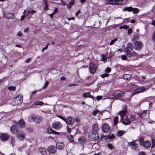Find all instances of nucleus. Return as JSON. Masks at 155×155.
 Instances as JSON below:
<instances>
[{"mask_svg": "<svg viewBox=\"0 0 155 155\" xmlns=\"http://www.w3.org/2000/svg\"><path fill=\"white\" fill-rule=\"evenodd\" d=\"M138 155H145V154L144 152H141L139 153Z\"/></svg>", "mask_w": 155, "mask_h": 155, "instance_id": "obj_64", "label": "nucleus"}, {"mask_svg": "<svg viewBox=\"0 0 155 155\" xmlns=\"http://www.w3.org/2000/svg\"><path fill=\"white\" fill-rule=\"evenodd\" d=\"M123 77H127V78H130L131 76L130 74H126L124 75Z\"/></svg>", "mask_w": 155, "mask_h": 155, "instance_id": "obj_58", "label": "nucleus"}, {"mask_svg": "<svg viewBox=\"0 0 155 155\" xmlns=\"http://www.w3.org/2000/svg\"><path fill=\"white\" fill-rule=\"evenodd\" d=\"M16 137L20 140H23L25 138V134L23 132H18L16 136Z\"/></svg>", "mask_w": 155, "mask_h": 155, "instance_id": "obj_13", "label": "nucleus"}, {"mask_svg": "<svg viewBox=\"0 0 155 155\" xmlns=\"http://www.w3.org/2000/svg\"><path fill=\"white\" fill-rule=\"evenodd\" d=\"M109 76V74H102L101 75V78H105L106 77H108Z\"/></svg>", "mask_w": 155, "mask_h": 155, "instance_id": "obj_48", "label": "nucleus"}, {"mask_svg": "<svg viewBox=\"0 0 155 155\" xmlns=\"http://www.w3.org/2000/svg\"><path fill=\"white\" fill-rule=\"evenodd\" d=\"M121 120L122 123L123 124L125 125H128L130 123V121L127 117L125 119H122Z\"/></svg>", "mask_w": 155, "mask_h": 155, "instance_id": "obj_18", "label": "nucleus"}, {"mask_svg": "<svg viewBox=\"0 0 155 155\" xmlns=\"http://www.w3.org/2000/svg\"><path fill=\"white\" fill-rule=\"evenodd\" d=\"M124 92L120 91H119L113 93L112 94L113 97V99L117 100L118 98L121 97L124 95Z\"/></svg>", "mask_w": 155, "mask_h": 155, "instance_id": "obj_2", "label": "nucleus"}, {"mask_svg": "<svg viewBox=\"0 0 155 155\" xmlns=\"http://www.w3.org/2000/svg\"><path fill=\"white\" fill-rule=\"evenodd\" d=\"M123 1V0H114H114H106L105 3L108 4H112L113 3L116 4H120Z\"/></svg>", "mask_w": 155, "mask_h": 155, "instance_id": "obj_6", "label": "nucleus"}, {"mask_svg": "<svg viewBox=\"0 0 155 155\" xmlns=\"http://www.w3.org/2000/svg\"><path fill=\"white\" fill-rule=\"evenodd\" d=\"M56 146L59 149H63L64 147V143L61 142H58L56 143Z\"/></svg>", "mask_w": 155, "mask_h": 155, "instance_id": "obj_21", "label": "nucleus"}, {"mask_svg": "<svg viewBox=\"0 0 155 155\" xmlns=\"http://www.w3.org/2000/svg\"><path fill=\"white\" fill-rule=\"evenodd\" d=\"M99 130L98 125L96 123L94 124L92 126V132L94 134L97 133Z\"/></svg>", "mask_w": 155, "mask_h": 155, "instance_id": "obj_15", "label": "nucleus"}, {"mask_svg": "<svg viewBox=\"0 0 155 155\" xmlns=\"http://www.w3.org/2000/svg\"><path fill=\"white\" fill-rule=\"evenodd\" d=\"M23 96L21 94H18L12 102L13 105L21 104L23 101Z\"/></svg>", "mask_w": 155, "mask_h": 155, "instance_id": "obj_1", "label": "nucleus"}, {"mask_svg": "<svg viewBox=\"0 0 155 155\" xmlns=\"http://www.w3.org/2000/svg\"><path fill=\"white\" fill-rule=\"evenodd\" d=\"M56 148L54 146H50L48 148V151L52 153H55L56 152Z\"/></svg>", "mask_w": 155, "mask_h": 155, "instance_id": "obj_16", "label": "nucleus"}, {"mask_svg": "<svg viewBox=\"0 0 155 155\" xmlns=\"http://www.w3.org/2000/svg\"><path fill=\"white\" fill-rule=\"evenodd\" d=\"M39 151L41 154L45 155L46 153L47 150L44 147H40L39 149Z\"/></svg>", "mask_w": 155, "mask_h": 155, "instance_id": "obj_22", "label": "nucleus"}, {"mask_svg": "<svg viewBox=\"0 0 155 155\" xmlns=\"http://www.w3.org/2000/svg\"><path fill=\"white\" fill-rule=\"evenodd\" d=\"M128 144L132 150H135L138 146V144L134 142H128Z\"/></svg>", "mask_w": 155, "mask_h": 155, "instance_id": "obj_14", "label": "nucleus"}, {"mask_svg": "<svg viewBox=\"0 0 155 155\" xmlns=\"http://www.w3.org/2000/svg\"><path fill=\"white\" fill-rule=\"evenodd\" d=\"M64 121L67 124L71 125H72L74 123V119L71 117H68Z\"/></svg>", "mask_w": 155, "mask_h": 155, "instance_id": "obj_9", "label": "nucleus"}, {"mask_svg": "<svg viewBox=\"0 0 155 155\" xmlns=\"http://www.w3.org/2000/svg\"><path fill=\"white\" fill-rule=\"evenodd\" d=\"M132 11L133 14H137L139 10V9L137 8H133V10Z\"/></svg>", "mask_w": 155, "mask_h": 155, "instance_id": "obj_38", "label": "nucleus"}, {"mask_svg": "<svg viewBox=\"0 0 155 155\" xmlns=\"http://www.w3.org/2000/svg\"><path fill=\"white\" fill-rule=\"evenodd\" d=\"M97 66L94 63H91L88 66V69L90 72L92 74L94 73L97 69Z\"/></svg>", "mask_w": 155, "mask_h": 155, "instance_id": "obj_5", "label": "nucleus"}, {"mask_svg": "<svg viewBox=\"0 0 155 155\" xmlns=\"http://www.w3.org/2000/svg\"><path fill=\"white\" fill-rule=\"evenodd\" d=\"M107 53L106 54H102V55L101 59L104 63H105L107 62V60L108 58V57H107Z\"/></svg>", "mask_w": 155, "mask_h": 155, "instance_id": "obj_26", "label": "nucleus"}, {"mask_svg": "<svg viewBox=\"0 0 155 155\" xmlns=\"http://www.w3.org/2000/svg\"><path fill=\"white\" fill-rule=\"evenodd\" d=\"M151 145L150 142L148 140H146L144 142L143 146L146 148H148Z\"/></svg>", "mask_w": 155, "mask_h": 155, "instance_id": "obj_23", "label": "nucleus"}, {"mask_svg": "<svg viewBox=\"0 0 155 155\" xmlns=\"http://www.w3.org/2000/svg\"><path fill=\"white\" fill-rule=\"evenodd\" d=\"M133 8L131 6L125 7L122 9V11L123 12L127 11L129 12H131Z\"/></svg>", "mask_w": 155, "mask_h": 155, "instance_id": "obj_24", "label": "nucleus"}, {"mask_svg": "<svg viewBox=\"0 0 155 155\" xmlns=\"http://www.w3.org/2000/svg\"><path fill=\"white\" fill-rule=\"evenodd\" d=\"M10 130L12 133L13 134H17L18 132L17 130V128L16 127L15 125H13L10 128Z\"/></svg>", "mask_w": 155, "mask_h": 155, "instance_id": "obj_17", "label": "nucleus"}, {"mask_svg": "<svg viewBox=\"0 0 155 155\" xmlns=\"http://www.w3.org/2000/svg\"><path fill=\"white\" fill-rule=\"evenodd\" d=\"M51 72L52 74H55L57 73V71L55 69H53L51 71Z\"/></svg>", "mask_w": 155, "mask_h": 155, "instance_id": "obj_54", "label": "nucleus"}, {"mask_svg": "<svg viewBox=\"0 0 155 155\" xmlns=\"http://www.w3.org/2000/svg\"><path fill=\"white\" fill-rule=\"evenodd\" d=\"M115 137V136L114 134H112L110 135L108 137V138L109 139L111 140L114 139Z\"/></svg>", "mask_w": 155, "mask_h": 155, "instance_id": "obj_47", "label": "nucleus"}, {"mask_svg": "<svg viewBox=\"0 0 155 155\" xmlns=\"http://www.w3.org/2000/svg\"><path fill=\"white\" fill-rule=\"evenodd\" d=\"M144 139L143 137H140L139 139V144L142 146H143L144 144L143 141Z\"/></svg>", "mask_w": 155, "mask_h": 155, "instance_id": "obj_30", "label": "nucleus"}, {"mask_svg": "<svg viewBox=\"0 0 155 155\" xmlns=\"http://www.w3.org/2000/svg\"><path fill=\"white\" fill-rule=\"evenodd\" d=\"M49 45V43H48L47 44L46 46L43 48L41 51L43 52L44 51V50H45V49H47L48 48V47Z\"/></svg>", "mask_w": 155, "mask_h": 155, "instance_id": "obj_53", "label": "nucleus"}, {"mask_svg": "<svg viewBox=\"0 0 155 155\" xmlns=\"http://www.w3.org/2000/svg\"><path fill=\"white\" fill-rule=\"evenodd\" d=\"M118 117H115L114 118V125H116L117 123H118Z\"/></svg>", "mask_w": 155, "mask_h": 155, "instance_id": "obj_41", "label": "nucleus"}, {"mask_svg": "<svg viewBox=\"0 0 155 155\" xmlns=\"http://www.w3.org/2000/svg\"><path fill=\"white\" fill-rule=\"evenodd\" d=\"M45 6L44 8V9L45 10H47L48 9V4H47H47H45Z\"/></svg>", "mask_w": 155, "mask_h": 155, "instance_id": "obj_60", "label": "nucleus"}, {"mask_svg": "<svg viewBox=\"0 0 155 155\" xmlns=\"http://www.w3.org/2000/svg\"><path fill=\"white\" fill-rule=\"evenodd\" d=\"M75 120L77 123H79L80 121V119L77 117H76L75 118Z\"/></svg>", "mask_w": 155, "mask_h": 155, "instance_id": "obj_63", "label": "nucleus"}, {"mask_svg": "<svg viewBox=\"0 0 155 155\" xmlns=\"http://www.w3.org/2000/svg\"><path fill=\"white\" fill-rule=\"evenodd\" d=\"M53 134H54L55 135H58L60 134V133L54 130L53 133Z\"/></svg>", "mask_w": 155, "mask_h": 155, "instance_id": "obj_59", "label": "nucleus"}, {"mask_svg": "<svg viewBox=\"0 0 155 155\" xmlns=\"http://www.w3.org/2000/svg\"><path fill=\"white\" fill-rule=\"evenodd\" d=\"M130 119L132 121H134L137 120V118L135 115H131L130 117Z\"/></svg>", "mask_w": 155, "mask_h": 155, "instance_id": "obj_34", "label": "nucleus"}, {"mask_svg": "<svg viewBox=\"0 0 155 155\" xmlns=\"http://www.w3.org/2000/svg\"><path fill=\"white\" fill-rule=\"evenodd\" d=\"M11 142L12 144V146H13V144L15 142V140L14 138L12 137L11 138Z\"/></svg>", "mask_w": 155, "mask_h": 155, "instance_id": "obj_49", "label": "nucleus"}, {"mask_svg": "<svg viewBox=\"0 0 155 155\" xmlns=\"http://www.w3.org/2000/svg\"><path fill=\"white\" fill-rule=\"evenodd\" d=\"M133 43L134 44V48L135 50H139L143 46V44L141 41H137Z\"/></svg>", "mask_w": 155, "mask_h": 155, "instance_id": "obj_7", "label": "nucleus"}, {"mask_svg": "<svg viewBox=\"0 0 155 155\" xmlns=\"http://www.w3.org/2000/svg\"><path fill=\"white\" fill-rule=\"evenodd\" d=\"M14 14L9 13L6 14L5 16H4V13L3 14V15L7 19L12 18L14 17Z\"/></svg>", "mask_w": 155, "mask_h": 155, "instance_id": "obj_25", "label": "nucleus"}, {"mask_svg": "<svg viewBox=\"0 0 155 155\" xmlns=\"http://www.w3.org/2000/svg\"><path fill=\"white\" fill-rule=\"evenodd\" d=\"M68 138L71 142H72L74 141L73 137L72 135H70L68 136Z\"/></svg>", "mask_w": 155, "mask_h": 155, "instance_id": "obj_40", "label": "nucleus"}, {"mask_svg": "<svg viewBox=\"0 0 155 155\" xmlns=\"http://www.w3.org/2000/svg\"><path fill=\"white\" fill-rule=\"evenodd\" d=\"M34 104L36 105H42L44 104L43 102L41 101H38L35 102Z\"/></svg>", "mask_w": 155, "mask_h": 155, "instance_id": "obj_39", "label": "nucleus"}, {"mask_svg": "<svg viewBox=\"0 0 155 155\" xmlns=\"http://www.w3.org/2000/svg\"><path fill=\"white\" fill-rule=\"evenodd\" d=\"M127 55L129 58L134 57V60H136L138 58V56L137 54L134 51L131 52H128L127 53Z\"/></svg>", "mask_w": 155, "mask_h": 155, "instance_id": "obj_12", "label": "nucleus"}, {"mask_svg": "<svg viewBox=\"0 0 155 155\" xmlns=\"http://www.w3.org/2000/svg\"><path fill=\"white\" fill-rule=\"evenodd\" d=\"M145 89L143 87L137 88L135 90L134 92L131 94L132 96L136 94H138L141 92H143L145 91Z\"/></svg>", "mask_w": 155, "mask_h": 155, "instance_id": "obj_8", "label": "nucleus"}, {"mask_svg": "<svg viewBox=\"0 0 155 155\" xmlns=\"http://www.w3.org/2000/svg\"><path fill=\"white\" fill-rule=\"evenodd\" d=\"M99 112V111L97 110L94 111L92 113V114L94 116H95Z\"/></svg>", "mask_w": 155, "mask_h": 155, "instance_id": "obj_52", "label": "nucleus"}, {"mask_svg": "<svg viewBox=\"0 0 155 155\" xmlns=\"http://www.w3.org/2000/svg\"><path fill=\"white\" fill-rule=\"evenodd\" d=\"M49 84V82L48 81L45 82L44 86L42 87L43 89H45L47 86Z\"/></svg>", "mask_w": 155, "mask_h": 155, "instance_id": "obj_44", "label": "nucleus"}, {"mask_svg": "<svg viewBox=\"0 0 155 155\" xmlns=\"http://www.w3.org/2000/svg\"><path fill=\"white\" fill-rule=\"evenodd\" d=\"M62 126V124L60 122L57 121H54L52 124V128L56 130L60 129Z\"/></svg>", "mask_w": 155, "mask_h": 155, "instance_id": "obj_4", "label": "nucleus"}, {"mask_svg": "<svg viewBox=\"0 0 155 155\" xmlns=\"http://www.w3.org/2000/svg\"><path fill=\"white\" fill-rule=\"evenodd\" d=\"M102 98V96H98L96 98L97 101H99Z\"/></svg>", "mask_w": 155, "mask_h": 155, "instance_id": "obj_56", "label": "nucleus"}, {"mask_svg": "<svg viewBox=\"0 0 155 155\" xmlns=\"http://www.w3.org/2000/svg\"><path fill=\"white\" fill-rule=\"evenodd\" d=\"M120 29L124 28L127 29L129 28V26L127 25H124L123 26H120Z\"/></svg>", "mask_w": 155, "mask_h": 155, "instance_id": "obj_51", "label": "nucleus"}, {"mask_svg": "<svg viewBox=\"0 0 155 155\" xmlns=\"http://www.w3.org/2000/svg\"><path fill=\"white\" fill-rule=\"evenodd\" d=\"M127 49L130 51L132 50L133 49V45L131 43H129L127 44Z\"/></svg>", "mask_w": 155, "mask_h": 155, "instance_id": "obj_31", "label": "nucleus"}, {"mask_svg": "<svg viewBox=\"0 0 155 155\" xmlns=\"http://www.w3.org/2000/svg\"><path fill=\"white\" fill-rule=\"evenodd\" d=\"M105 71L107 73H108L110 71V69L109 68H107L105 69Z\"/></svg>", "mask_w": 155, "mask_h": 155, "instance_id": "obj_55", "label": "nucleus"}, {"mask_svg": "<svg viewBox=\"0 0 155 155\" xmlns=\"http://www.w3.org/2000/svg\"><path fill=\"white\" fill-rule=\"evenodd\" d=\"M132 32V30L131 28H129L128 30V34H130Z\"/></svg>", "mask_w": 155, "mask_h": 155, "instance_id": "obj_62", "label": "nucleus"}, {"mask_svg": "<svg viewBox=\"0 0 155 155\" xmlns=\"http://www.w3.org/2000/svg\"><path fill=\"white\" fill-rule=\"evenodd\" d=\"M117 40V38H116L112 40L110 42L109 45H112Z\"/></svg>", "mask_w": 155, "mask_h": 155, "instance_id": "obj_43", "label": "nucleus"}, {"mask_svg": "<svg viewBox=\"0 0 155 155\" xmlns=\"http://www.w3.org/2000/svg\"><path fill=\"white\" fill-rule=\"evenodd\" d=\"M125 132L124 130H119L117 132V136H121L124 134Z\"/></svg>", "mask_w": 155, "mask_h": 155, "instance_id": "obj_32", "label": "nucleus"}, {"mask_svg": "<svg viewBox=\"0 0 155 155\" xmlns=\"http://www.w3.org/2000/svg\"><path fill=\"white\" fill-rule=\"evenodd\" d=\"M140 38V36L139 35H134L133 37V42H135L138 40Z\"/></svg>", "mask_w": 155, "mask_h": 155, "instance_id": "obj_29", "label": "nucleus"}, {"mask_svg": "<svg viewBox=\"0 0 155 155\" xmlns=\"http://www.w3.org/2000/svg\"><path fill=\"white\" fill-rule=\"evenodd\" d=\"M155 146V140L153 139L152 140L151 147L153 148Z\"/></svg>", "mask_w": 155, "mask_h": 155, "instance_id": "obj_45", "label": "nucleus"}, {"mask_svg": "<svg viewBox=\"0 0 155 155\" xmlns=\"http://www.w3.org/2000/svg\"><path fill=\"white\" fill-rule=\"evenodd\" d=\"M83 97L85 98L89 97L92 98L93 97L91 95L89 92L84 93L83 94Z\"/></svg>", "mask_w": 155, "mask_h": 155, "instance_id": "obj_28", "label": "nucleus"}, {"mask_svg": "<svg viewBox=\"0 0 155 155\" xmlns=\"http://www.w3.org/2000/svg\"><path fill=\"white\" fill-rule=\"evenodd\" d=\"M127 110L126 109H124L121 111H120L118 114H119L121 117V120H122L123 117L124 116L125 114L127 113Z\"/></svg>", "mask_w": 155, "mask_h": 155, "instance_id": "obj_20", "label": "nucleus"}, {"mask_svg": "<svg viewBox=\"0 0 155 155\" xmlns=\"http://www.w3.org/2000/svg\"><path fill=\"white\" fill-rule=\"evenodd\" d=\"M57 116L58 117H59L62 120H63L64 121V120H65V119L62 116H60V115H58Z\"/></svg>", "mask_w": 155, "mask_h": 155, "instance_id": "obj_61", "label": "nucleus"}, {"mask_svg": "<svg viewBox=\"0 0 155 155\" xmlns=\"http://www.w3.org/2000/svg\"><path fill=\"white\" fill-rule=\"evenodd\" d=\"M28 119L30 121L34 120L35 122L37 123H39L42 120V117L40 116H37L34 117L33 116H30L29 117Z\"/></svg>", "mask_w": 155, "mask_h": 155, "instance_id": "obj_3", "label": "nucleus"}, {"mask_svg": "<svg viewBox=\"0 0 155 155\" xmlns=\"http://www.w3.org/2000/svg\"><path fill=\"white\" fill-rule=\"evenodd\" d=\"M78 141L80 143L83 144L86 143V140L84 137H82L79 138L78 139Z\"/></svg>", "mask_w": 155, "mask_h": 155, "instance_id": "obj_19", "label": "nucleus"}, {"mask_svg": "<svg viewBox=\"0 0 155 155\" xmlns=\"http://www.w3.org/2000/svg\"><path fill=\"white\" fill-rule=\"evenodd\" d=\"M54 131V130H52L51 128H48L47 129V132L49 134H53V133Z\"/></svg>", "mask_w": 155, "mask_h": 155, "instance_id": "obj_37", "label": "nucleus"}, {"mask_svg": "<svg viewBox=\"0 0 155 155\" xmlns=\"http://www.w3.org/2000/svg\"><path fill=\"white\" fill-rule=\"evenodd\" d=\"M102 130L104 132H107L110 130L109 126L107 123L104 124L102 126Z\"/></svg>", "mask_w": 155, "mask_h": 155, "instance_id": "obj_10", "label": "nucleus"}, {"mask_svg": "<svg viewBox=\"0 0 155 155\" xmlns=\"http://www.w3.org/2000/svg\"><path fill=\"white\" fill-rule=\"evenodd\" d=\"M17 124L18 125L21 127H24L25 126V123L24 121L22 120H20L18 122Z\"/></svg>", "mask_w": 155, "mask_h": 155, "instance_id": "obj_27", "label": "nucleus"}, {"mask_svg": "<svg viewBox=\"0 0 155 155\" xmlns=\"http://www.w3.org/2000/svg\"><path fill=\"white\" fill-rule=\"evenodd\" d=\"M147 112L146 111H144L142 114L138 113L137 114L138 116L143 118L146 115Z\"/></svg>", "mask_w": 155, "mask_h": 155, "instance_id": "obj_33", "label": "nucleus"}, {"mask_svg": "<svg viewBox=\"0 0 155 155\" xmlns=\"http://www.w3.org/2000/svg\"><path fill=\"white\" fill-rule=\"evenodd\" d=\"M152 39L154 41H155V31L152 34Z\"/></svg>", "mask_w": 155, "mask_h": 155, "instance_id": "obj_57", "label": "nucleus"}, {"mask_svg": "<svg viewBox=\"0 0 155 155\" xmlns=\"http://www.w3.org/2000/svg\"><path fill=\"white\" fill-rule=\"evenodd\" d=\"M74 4V2L73 1L71 0L69 3L67 5V7L68 9L70 8Z\"/></svg>", "mask_w": 155, "mask_h": 155, "instance_id": "obj_36", "label": "nucleus"}, {"mask_svg": "<svg viewBox=\"0 0 155 155\" xmlns=\"http://www.w3.org/2000/svg\"><path fill=\"white\" fill-rule=\"evenodd\" d=\"M9 138V135L6 133H2L0 136L1 139L3 141L7 140Z\"/></svg>", "mask_w": 155, "mask_h": 155, "instance_id": "obj_11", "label": "nucleus"}, {"mask_svg": "<svg viewBox=\"0 0 155 155\" xmlns=\"http://www.w3.org/2000/svg\"><path fill=\"white\" fill-rule=\"evenodd\" d=\"M107 147L111 150H113L114 149V147L110 143L108 144L107 145Z\"/></svg>", "mask_w": 155, "mask_h": 155, "instance_id": "obj_35", "label": "nucleus"}, {"mask_svg": "<svg viewBox=\"0 0 155 155\" xmlns=\"http://www.w3.org/2000/svg\"><path fill=\"white\" fill-rule=\"evenodd\" d=\"M15 88V86H10L8 87V89L10 91H14Z\"/></svg>", "mask_w": 155, "mask_h": 155, "instance_id": "obj_42", "label": "nucleus"}, {"mask_svg": "<svg viewBox=\"0 0 155 155\" xmlns=\"http://www.w3.org/2000/svg\"><path fill=\"white\" fill-rule=\"evenodd\" d=\"M124 51L126 53V54L127 55V53L128 52H130V50L126 48H124Z\"/></svg>", "mask_w": 155, "mask_h": 155, "instance_id": "obj_46", "label": "nucleus"}, {"mask_svg": "<svg viewBox=\"0 0 155 155\" xmlns=\"http://www.w3.org/2000/svg\"><path fill=\"white\" fill-rule=\"evenodd\" d=\"M121 58L122 60H125L127 58L126 55H122L121 57Z\"/></svg>", "mask_w": 155, "mask_h": 155, "instance_id": "obj_50", "label": "nucleus"}]
</instances>
